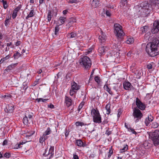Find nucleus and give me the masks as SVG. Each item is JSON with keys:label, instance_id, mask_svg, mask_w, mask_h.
Returning a JSON list of instances; mask_svg holds the SVG:
<instances>
[{"label": "nucleus", "instance_id": "obj_23", "mask_svg": "<svg viewBox=\"0 0 159 159\" xmlns=\"http://www.w3.org/2000/svg\"><path fill=\"white\" fill-rule=\"evenodd\" d=\"M99 4L98 0H93L92 3V6L94 8L97 7Z\"/></svg>", "mask_w": 159, "mask_h": 159}, {"label": "nucleus", "instance_id": "obj_34", "mask_svg": "<svg viewBox=\"0 0 159 159\" xmlns=\"http://www.w3.org/2000/svg\"><path fill=\"white\" fill-rule=\"evenodd\" d=\"M75 125L76 126H82L83 125H86V124H84V123L82 122H80L79 121H77L75 123Z\"/></svg>", "mask_w": 159, "mask_h": 159}, {"label": "nucleus", "instance_id": "obj_52", "mask_svg": "<svg viewBox=\"0 0 159 159\" xmlns=\"http://www.w3.org/2000/svg\"><path fill=\"white\" fill-rule=\"evenodd\" d=\"M150 121H149L147 119V118H146L145 121V123L146 125L148 126L150 123Z\"/></svg>", "mask_w": 159, "mask_h": 159}, {"label": "nucleus", "instance_id": "obj_36", "mask_svg": "<svg viewBox=\"0 0 159 159\" xmlns=\"http://www.w3.org/2000/svg\"><path fill=\"white\" fill-rule=\"evenodd\" d=\"M11 16H8V18H7V17L6 18V20L5 21L4 24L5 25L7 26L9 22V20L11 19Z\"/></svg>", "mask_w": 159, "mask_h": 159}, {"label": "nucleus", "instance_id": "obj_2", "mask_svg": "<svg viewBox=\"0 0 159 159\" xmlns=\"http://www.w3.org/2000/svg\"><path fill=\"white\" fill-rule=\"evenodd\" d=\"M149 5L147 3L142 4L139 7L138 14L142 17L147 16L149 14Z\"/></svg>", "mask_w": 159, "mask_h": 159}, {"label": "nucleus", "instance_id": "obj_21", "mask_svg": "<svg viewBox=\"0 0 159 159\" xmlns=\"http://www.w3.org/2000/svg\"><path fill=\"white\" fill-rule=\"evenodd\" d=\"M76 22V20L75 19L71 18L69 20L68 23L66 25V26L70 28L72 24Z\"/></svg>", "mask_w": 159, "mask_h": 159}, {"label": "nucleus", "instance_id": "obj_19", "mask_svg": "<svg viewBox=\"0 0 159 159\" xmlns=\"http://www.w3.org/2000/svg\"><path fill=\"white\" fill-rule=\"evenodd\" d=\"M17 63L12 64L7 67V68L5 70V71H6L7 72H9L10 70L14 68L15 66L17 65Z\"/></svg>", "mask_w": 159, "mask_h": 159}, {"label": "nucleus", "instance_id": "obj_55", "mask_svg": "<svg viewBox=\"0 0 159 159\" xmlns=\"http://www.w3.org/2000/svg\"><path fill=\"white\" fill-rule=\"evenodd\" d=\"M77 0H69V2L70 3H76Z\"/></svg>", "mask_w": 159, "mask_h": 159}, {"label": "nucleus", "instance_id": "obj_3", "mask_svg": "<svg viewBox=\"0 0 159 159\" xmlns=\"http://www.w3.org/2000/svg\"><path fill=\"white\" fill-rule=\"evenodd\" d=\"M115 33L118 38L119 41L122 39L124 35V33L122 30V27L119 24H116L114 25Z\"/></svg>", "mask_w": 159, "mask_h": 159}, {"label": "nucleus", "instance_id": "obj_26", "mask_svg": "<svg viewBox=\"0 0 159 159\" xmlns=\"http://www.w3.org/2000/svg\"><path fill=\"white\" fill-rule=\"evenodd\" d=\"M21 56V54L18 52L17 51L15 53L13 57H14L15 59H18L19 57Z\"/></svg>", "mask_w": 159, "mask_h": 159}, {"label": "nucleus", "instance_id": "obj_39", "mask_svg": "<svg viewBox=\"0 0 159 159\" xmlns=\"http://www.w3.org/2000/svg\"><path fill=\"white\" fill-rule=\"evenodd\" d=\"M3 2V7L4 9H6L8 7L7 2L6 1H4L2 2Z\"/></svg>", "mask_w": 159, "mask_h": 159}, {"label": "nucleus", "instance_id": "obj_30", "mask_svg": "<svg viewBox=\"0 0 159 159\" xmlns=\"http://www.w3.org/2000/svg\"><path fill=\"white\" fill-rule=\"evenodd\" d=\"M47 17L48 21L49 22L51 20L52 17L51 12L50 10H48V14Z\"/></svg>", "mask_w": 159, "mask_h": 159}, {"label": "nucleus", "instance_id": "obj_25", "mask_svg": "<svg viewBox=\"0 0 159 159\" xmlns=\"http://www.w3.org/2000/svg\"><path fill=\"white\" fill-rule=\"evenodd\" d=\"M48 136H45L43 135L39 139V142L40 143H43L48 139Z\"/></svg>", "mask_w": 159, "mask_h": 159}, {"label": "nucleus", "instance_id": "obj_22", "mask_svg": "<svg viewBox=\"0 0 159 159\" xmlns=\"http://www.w3.org/2000/svg\"><path fill=\"white\" fill-rule=\"evenodd\" d=\"M105 90L107 91L110 94L112 95L113 93L110 88H109L108 85H105L104 86Z\"/></svg>", "mask_w": 159, "mask_h": 159}, {"label": "nucleus", "instance_id": "obj_40", "mask_svg": "<svg viewBox=\"0 0 159 159\" xmlns=\"http://www.w3.org/2000/svg\"><path fill=\"white\" fill-rule=\"evenodd\" d=\"M153 63H151L147 65V68L148 69L150 70L152 69V67Z\"/></svg>", "mask_w": 159, "mask_h": 159}, {"label": "nucleus", "instance_id": "obj_62", "mask_svg": "<svg viewBox=\"0 0 159 159\" xmlns=\"http://www.w3.org/2000/svg\"><path fill=\"white\" fill-rule=\"evenodd\" d=\"M108 123V121H107V120H104L102 122V125H105V124H107Z\"/></svg>", "mask_w": 159, "mask_h": 159}, {"label": "nucleus", "instance_id": "obj_17", "mask_svg": "<svg viewBox=\"0 0 159 159\" xmlns=\"http://www.w3.org/2000/svg\"><path fill=\"white\" fill-rule=\"evenodd\" d=\"M91 115L93 118L100 114L98 110V109H95L94 108H93L91 110Z\"/></svg>", "mask_w": 159, "mask_h": 159}, {"label": "nucleus", "instance_id": "obj_51", "mask_svg": "<svg viewBox=\"0 0 159 159\" xmlns=\"http://www.w3.org/2000/svg\"><path fill=\"white\" fill-rule=\"evenodd\" d=\"M111 134V131H109V130H107L105 133V134L107 135H109Z\"/></svg>", "mask_w": 159, "mask_h": 159}, {"label": "nucleus", "instance_id": "obj_50", "mask_svg": "<svg viewBox=\"0 0 159 159\" xmlns=\"http://www.w3.org/2000/svg\"><path fill=\"white\" fill-rule=\"evenodd\" d=\"M20 148V144H19V143H17L16 145L13 148L15 149H18V148Z\"/></svg>", "mask_w": 159, "mask_h": 159}, {"label": "nucleus", "instance_id": "obj_12", "mask_svg": "<svg viewBox=\"0 0 159 159\" xmlns=\"http://www.w3.org/2000/svg\"><path fill=\"white\" fill-rule=\"evenodd\" d=\"M75 145L80 147H84L86 146V144L83 143L81 139H77L76 140Z\"/></svg>", "mask_w": 159, "mask_h": 159}, {"label": "nucleus", "instance_id": "obj_9", "mask_svg": "<svg viewBox=\"0 0 159 159\" xmlns=\"http://www.w3.org/2000/svg\"><path fill=\"white\" fill-rule=\"evenodd\" d=\"M46 151L47 150H45L44 152L43 153V155L45 157H47L49 155H50V156L49 157V159H50L53 157L54 154V147L50 146V148L47 154H46Z\"/></svg>", "mask_w": 159, "mask_h": 159}, {"label": "nucleus", "instance_id": "obj_33", "mask_svg": "<svg viewBox=\"0 0 159 159\" xmlns=\"http://www.w3.org/2000/svg\"><path fill=\"white\" fill-rule=\"evenodd\" d=\"M126 43L128 44H131L134 42V39L132 38H129L126 41Z\"/></svg>", "mask_w": 159, "mask_h": 159}, {"label": "nucleus", "instance_id": "obj_57", "mask_svg": "<svg viewBox=\"0 0 159 159\" xmlns=\"http://www.w3.org/2000/svg\"><path fill=\"white\" fill-rule=\"evenodd\" d=\"M7 140H5L3 142V143H2V145L3 146H4V145H6L7 144Z\"/></svg>", "mask_w": 159, "mask_h": 159}, {"label": "nucleus", "instance_id": "obj_20", "mask_svg": "<svg viewBox=\"0 0 159 159\" xmlns=\"http://www.w3.org/2000/svg\"><path fill=\"white\" fill-rule=\"evenodd\" d=\"M14 110L13 106L11 104L8 105L5 110V111L7 112H12Z\"/></svg>", "mask_w": 159, "mask_h": 159}, {"label": "nucleus", "instance_id": "obj_45", "mask_svg": "<svg viewBox=\"0 0 159 159\" xmlns=\"http://www.w3.org/2000/svg\"><path fill=\"white\" fill-rule=\"evenodd\" d=\"M84 105V103L81 102L80 103L78 108V111H80V109L82 108Z\"/></svg>", "mask_w": 159, "mask_h": 159}, {"label": "nucleus", "instance_id": "obj_16", "mask_svg": "<svg viewBox=\"0 0 159 159\" xmlns=\"http://www.w3.org/2000/svg\"><path fill=\"white\" fill-rule=\"evenodd\" d=\"M20 8L21 7L19 6L14 9L12 15V18L13 19H14L16 18L17 16V12L20 10Z\"/></svg>", "mask_w": 159, "mask_h": 159}, {"label": "nucleus", "instance_id": "obj_63", "mask_svg": "<svg viewBox=\"0 0 159 159\" xmlns=\"http://www.w3.org/2000/svg\"><path fill=\"white\" fill-rule=\"evenodd\" d=\"M12 44V43L11 42H10L9 43H7V47H9L11 46Z\"/></svg>", "mask_w": 159, "mask_h": 159}, {"label": "nucleus", "instance_id": "obj_60", "mask_svg": "<svg viewBox=\"0 0 159 159\" xmlns=\"http://www.w3.org/2000/svg\"><path fill=\"white\" fill-rule=\"evenodd\" d=\"M73 158L74 159H79V157L76 155L74 154Z\"/></svg>", "mask_w": 159, "mask_h": 159}, {"label": "nucleus", "instance_id": "obj_32", "mask_svg": "<svg viewBox=\"0 0 159 159\" xmlns=\"http://www.w3.org/2000/svg\"><path fill=\"white\" fill-rule=\"evenodd\" d=\"M48 99H43L42 98H37L36 99V101L39 102H45L47 101L48 100Z\"/></svg>", "mask_w": 159, "mask_h": 159}, {"label": "nucleus", "instance_id": "obj_18", "mask_svg": "<svg viewBox=\"0 0 159 159\" xmlns=\"http://www.w3.org/2000/svg\"><path fill=\"white\" fill-rule=\"evenodd\" d=\"M107 48L106 47H100L98 49V52L101 54H103L107 51Z\"/></svg>", "mask_w": 159, "mask_h": 159}, {"label": "nucleus", "instance_id": "obj_4", "mask_svg": "<svg viewBox=\"0 0 159 159\" xmlns=\"http://www.w3.org/2000/svg\"><path fill=\"white\" fill-rule=\"evenodd\" d=\"M149 136L153 142L155 146L159 145V130H156L149 134Z\"/></svg>", "mask_w": 159, "mask_h": 159}, {"label": "nucleus", "instance_id": "obj_42", "mask_svg": "<svg viewBox=\"0 0 159 159\" xmlns=\"http://www.w3.org/2000/svg\"><path fill=\"white\" fill-rule=\"evenodd\" d=\"M128 149V146L127 145H126L125 146H124V148L121 149H120L121 152H124L125 151H126Z\"/></svg>", "mask_w": 159, "mask_h": 159}, {"label": "nucleus", "instance_id": "obj_31", "mask_svg": "<svg viewBox=\"0 0 159 159\" xmlns=\"http://www.w3.org/2000/svg\"><path fill=\"white\" fill-rule=\"evenodd\" d=\"M59 19L61 24H63L64 23L65 21L66 20V17H64L60 16L59 17Z\"/></svg>", "mask_w": 159, "mask_h": 159}, {"label": "nucleus", "instance_id": "obj_6", "mask_svg": "<svg viewBox=\"0 0 159 159\" xmlns=\"http://www.w3.org/2000/svg\"><path fill=\"white\" fill-rule=\"evenodd\" d=\"M133 115L136 123L138 122L143 116V114L141 111L137 107L134 108Z\"/></svg>", "mask_w": 159, "mask_h": 159}, {"label": "nucleus", "instance_id": "obj_43", "mask_svg": "<svg viewBox=\"0 0 159 159\" xmlns=\"http://www.w3.org/2000/svg\"><path fill=\"white\" fill-rule=\"evenodd\" d=\"M59 30V25L57 26L55 28V35H57V33Z\"/></svg>", "mask_w": 159, "mask_h": 159}, {"label": "nucleus", "instance_id": "obj_64", "mask_svg": "<svg viewBox=\"0 0 159 159\" xmlns=\"http://www.w3.org/2000/svg\"><path fill=\"white\" fill-rule=\"evenodd\" d=\"M67 12L68 11L67 10H65L63 11V13L64 15H66L67 13Z\"/></svg>", "mask_w": 159, "mask_h": 159}, {"label": "nucleus", "instance_id": "obj_24", "mask_svg": "<svg viewBox=\"0 0 159 159\" xmlns=\"http://www.w3.org/2000/svg\"><path fill=\"white\" fill-rule=\"evenodd\" d=\"M52 132V130L49 127H48L46 130L43 133V135L45 136L49 134Z\"/></svg>", "mask_w": 159, "mask_h": 159}, {"label": "nucleus", "instance_id": "obj_10", "mask_svg": "<svg viewBox=\"0 0 159 159\" xmlns=\"http://www.w3.org/2000/svg\"><path fill=\"white\" fill-rule=\"evenodd\" d=\"M135 102L136 104L139 108L142 110L145 109L146 107L145 105L137 98H136Z\"/></svg>", "mask_w": 159, "mask_h": 159}, {"label": "nucleus", "instance_id": "obj_35", "mask_svg": "<svg viewBox=\"0 0 159 159\" xmlns=\"http://www.w3.org/2000/svg\"><path fill=\"white\" fill-rule=\"evenodd\" d=\"M148 27L147 26H145L141 28L142 33L146 32L147 31Z\"/></svg>", "mask_w": 159, "mask_h": 159}, {"label": "nucleus", "instance_id": "obj_28", "mask_svg": "<svg viewBox=\"0 0 159 159\" xmlns=\"http://www.w3.org/2000/svg\"><path fill=\"white\" fill-rule=\"evenodd\" d=\"M68 36L70 38H75L77 36V35L76 33L72 32L69 34Z\"/></svg>", "mask_w": 159, "mask_h": 159}, {"label": "nucleus", "instance_id": "obj_5", "mask_svg": "<svg viewBox=\"0 0 159 159\" xmlns=\"http://www.w3.org/2000/svg\"><path fill=\"white\" fill-rule=\"evenodd\" d=\"M80 63L86 69L90 68L92 65L90 58L86 56L83 57L80 59Z\"/></svg>", "mask_w": 159, "mask_h": 159}, {"label": "nucleus", "instance_id": "obj_49", "mask_svg": "<svg viewBox=\"0 0 159 159\" xmlns=\"http://www.w3.org/2000/svg\"><path fill=\"white\" fill-rule=\"evenodd\" d=\"M32 116H33L32 115L29 114L28 115V117H27L29 120V121H30V122H32Z\"/></svg>", "mask_w": 159, "mask_h": 159}, {"label": "nucleus", "instance_id": "obj_46", "mask_svg": "<svg viewBox=\"0 0 159 159\" xmlns=\"http://www.w3.org/2000/svg\"><path fill=\"white\" fill-rule=\"evenodd\" d=\"M147 119L149 121L151 122L153 120V117L150 115L148 116Z\"/></svg>", "mask_w": 159, "mask_h": 159}, {"label": "nucleus", "instance_id": "obj_59", "mask_svg": "<svg viewBox=\"0 0 159 159\" xmlns=\"http://www.w3.org/2000/svg\"><path fill=\"white\" fill-rule=\"evenodd\" d=\"M48 107L51 108H54V106L52 104H50L48 105Z\"/></svg>", "mask_w": 159, "mask_h": 159}, {"label": "nucleus", "instance_id": "obj_38", "mask_svg": "<svg viewBox=\"0 0 159 159\" xmlns=\"http://www.w3.org/2000/svg\"><path fill=\"white\" fill-rule=\"evenodd\" d=\"M94 80L96 82H97L98 84H99L100 83V77L96 76L95 77Z\"/></svg>", "mask_w": 159, "mask_h": 159}, {"label": "nucleus", "instance_id": "obj_47", "mask_svg": "<svg viewBox=\"0 0 159 159\" xmlns=\"http://www.w3.org/2000/svg\"><path fill=\"white\" fill-rule=\"evenodd\" d=\"M11 56V55L9 54L6 56L5 57L2 58V59H3V61H5L7 60L9 58H10Z\"/></svg>", "mask_w": 159, "mask_h": 159}, {"label": "nucleus", "instance_id": "obj_48", "mask_svg": "<svg viewBox=\"0 0 159 159\" xmlns=\"http://www.w3.org/2000/svg\"><path fill=\"white\" fill-rule=\"evenodd\" d=\"M128 130L129 131L131 132L133 134H135L136 133V131H134L133 129L131 128H128Z\"/></svg>", "mask_w": 159, "mask_h": 159}, {"label": "nucleus", "instance_id": "obj_53", "mask_svg": "<svg viewBox=\"0 0 159 159\" xmlns=\"http://www.w3.org/2000/svg\"><path fill=\"white\" fill-rule=\"evenodd\" d=\"M106 14L107 16H111V13L109 11L107 10L106 12Z\"/></svg>", "mask_w": 159, "mask_h": 159}, {"label": "nucleus", "instance_id": "obj_58", "mask_svg": "<svg viewBox=\"0 0 159 159\" xmlns=\"http://www.w3.org/2000/svg\"><path fill=\"white\" fill-rule=\"evenodd\" d=\"M91 49H89L87 52H85V53L86 55L88 54H89L90 53V52H91Z\"/></svg>", "mask_w": 159, "mask_h": 159}, {"label": "nucleus", "instance_id": "obj_7", "mask_svg": "<svg viewBox=\"0 0 159 159\" xmlns=\"http://www.w3.org/2000/svg\"><path fill=\"white\" fill-rule=\"evenodd\" d=\"M80 88V86L75 82H73L71 83V89L70 91V93L71 96L73 95L75 93H76Z\"/></svg>", "mask_w": 159, "mask_h": 159}, {"label": "nucleus", "instance_id": "obj_27", "mask_svg": "<svg viewBox=\"0 0 159 159\" xmlns=\"http://www.w3.org/2000/svg\"><path fill=\"white\" fill-rule=\"evenodd\" d=\"M110 106V104L108 103L107 104L105 107L106 109L107 110V114L108 115L111 112Z\"/></svg>", "mask_w": 159, "mask_h": 159}, {"label": "nucleus", "instance_id": "obj_41", "mask_svg": "<svg viewBox=\"0 0 159 159\" xmlns=\"http://www.w3.org/2000/svg\"><path fill=\"white\" fill-rule=\"evenodd\" d=\"M31 9H32L31 10L30 13L28 14L29 15V16L31 17H33L34 16V9H32V8H31Z\"/></svg>", "mask_w": 159, "mask_h": 159}, {"label": "nucleus", "instance_id": "obj_13", "mask_svg": "<svg viewBox=\"0 0 159 159\" xmlns=\"http://www.w3.org/2000/svg\"><path fill=\"white\" fill-rule=\"evenodd\" d=\"M65 102L67 107H69L72 104V100L69 97L66 96L65 97Z\"/></svg>", "mask_w": 159, "mask_h": 159}, {"label": "nucleus", "instance_id": "obj_14", "mask_svg": "<svg viewBox=\"0 0 159 159\" xmlns=\"http://www.w3.org/2000/svg\"><path fill=\"white\" fill-rule=\"evenodd\" d=\"M93 121L94 123H100L101 122V117L100 114L93 118Z\"/></svg>", "mask_w": 159, "mask_h": 159}, {"label": "nucleus", "instance_id": "obj_11", "mask_svg": "<svg viewBox=\"0 0 159 159\" xmlns=\"http://www.w3.org/2000/svg\"><path fill=\"white\" fill-rule=\"evenodd\" d=\"M101 35L99 37V39L100 40V42L101 43H104L106 40V36L105 33L103 32H101Z\"/></svg>", "mask_w": 159, "mask_h": 159}, {"label": "nucleus", "instance_id": "obj_37", "mask_svg": "<svg viewBox=\"0 0 159 159\" xmlns=\"http://www.w3.org/2000/svg\"><path fill=\"white\" fill-rule=\"evenodd\" d=\"M158 126L159 125L157 122H154L152 123L151 126L152 128H157Z\"/></svg>", "mask_w": 159, "mask_h": 159}, {"label": "nucleus", "instance_id": "obj_54", "mask_svg": "<svg viewBox=\"0 0 159 159\" xmlns=\"http://www.w3.org/2000/svg\"><path fill=\"white\" fill-rule=\"evenodd\" d=\"M21 43L20 41L18 40L16 43L15 45L16 46H18Z\"/></svg>", "mask_w": 159, "mask_h": 159}, {"label": "nucleus", "instance_id": "obj_61", "mask_svg": "<svg viewBox=\"0 0 159 159\" xmlns=\"http://www.w3.org/2000/svg\"><path fill=\"white\" fill-rule=\"evenodd\" d=\"M121 114V113L120 112V111H119V110H118V113L117 114V117H119Z\"/></svg>", "mask_w": 159, "mask_h": 159}, {"label": "nucleus", "instance_id": "obj_8", "mask_svg": "<svg viewBox=\"0 0 159 159\" xmlns=\"http://www.w3.org/2000/svg\"><path fill=\"white\" fill-rule=\"evenodd\" d=\"M159 31V20H155L153 23V27L151 30V32L153 34L157 33Z\"/></svg>", "mask_w": 159, "mask_h": 159}, {"label": "nucleus", "instance_id": "obj_29", "mask_svg": "<svg viewBox=\"0 0 159 159\" xmlns=\"http://www.w3.org/2000/svg\"><path fill=\"white\" fill-rule=\"evenodd\" d=\"M23 122L25 125H27L28 124H30V122L28 119L27 117L26 116L23 118Z\"/></svg>", "mask_w": 159, "mask_h": 159}, {"label": "nucleus", "instance_id": "obj_44", "mask_svg": "<svg viewBox=\"0 0 159 159\" xmlns=\"http://www.w3.org/2000/svg\"><path fill=\"white\" fill-rule=\"evenodd\" d=\"M5 157L7 158H9L11 157V154L9 152H6L4 155Z\"/></svg>", "mask_w": 159, "mask_h": 159}, {"label": "nucleus", "instance_id": "obj_56", "mask_svg": "<svg viewBox=\"0 0 159 159\" xmlns=\"http://www.w3.org/2000/svg\"><path fill=\"white\" fill-rule=\"evenodd\" d=\"M34 133V132L33 131H32L31 133H28L27 134V136H30L32 135Z\"/></svg>", "mask_w": 159, "mask_h": 159}, {"label": "nucleus", "instance_id": "obj_15", "mask_svg": "<svg viewBox=\"0 0 159 159\" xmlns=\"http://www.w3.org/2000/svg\"><path fill=\"white\" fill-rule=\"evenodd\" d=\"M131 84L129 82H125L123 83V87L125 89L129 90L131 89L132 87Z\"/></svg>", "mask_w": 159, "mask_h": 159}, {"label": "nucleus", "instance_id": "obj_1", "mask_svg": "<svg viewBox=\"0 0 159 159\" xmlns=\"http://www.w3.org/2000/svg\"><path fill=\"white\" fill-rule=\"evenodd\" d=\"M146 50L147 53L151 57H155L159 53V41L156 38H154L152 41L147 45Z\"/></svg>", "mask_w": 159, "mask_h": 159}]
</instances>
